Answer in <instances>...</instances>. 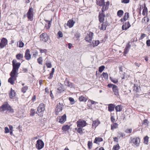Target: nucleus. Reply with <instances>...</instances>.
Masks as SVG:
<instances>
[{"instance_id":"f257e3e1","label":"nucleus","mask_w":150,"mask_h":150,"mask_svg":"<svg viewBox=\"0 0 150 150\" xmlns=\"http://www.w3.org/2000/svg\"><path fill=\"white\" fill-rule=\"evenodd\" d=\"M105 0H97V4L100 6L102 7L101 10L103 12H104L108 8V6L110 4L109 1L106 2L105 4Z\"/></svg>"},{"instance_id":"f03ea898","label":"nucleus","mask_w":150,"mask_h":150,"mask_svg":"<svg viewBox=\"0 0 150 150\" xmlns=\"http://www.w3.org/2000/svg\"><path fill=\"white\" fill-rule=\"evenodd\" d=\"M140 142V139L139 137H131L130 138L129 143L132 144L137 147L139 146Z\"/></svg>"},{"instance_id":"7ed1b4c3","label":"nucleus","mask_w":150,"mask_h":150,"mask_svg":"<svg viewBox=\"0 0 150 150\" xmlns=\"http://www.w3.org/2000/svg\"><path fill=\"white\" fill-rule=\"evenodd\" d=\"M45 110V106L43 103H41L40 104L37 108V110L36 113L40 117L43 116L44 111Z\"/></svg>"},{"instance_id":"20e7f679","label":"nucleus","mask_w":150,"mask_h":150,"mask_svg":"<svg viewBox=\"0 0 150 150\" xmlns=\"http://www.w3.org/2000/svg\"><path fill=\"white\" fill-rule=\"evenodd\" d=\"M17 61L13 59L12 61V65L13 69L11 72L16 73L21 65V63L19 62L16 63Z\"/></svg>"},{"instance_id":"39448f33","label":"nucleus","mask_w":150,"mask_h":150,"mask_svg":"<svg viewBox=\"0 0 150 150\" xmlns=\"http://www.w3.org/2000/svg\"><path fill=\"white\" fill-rule=\"evenodd\" d=\"M9 110L10 112H13V110L8 104H4L0 108V111H5Z\"/></svg>"},{"instance_id":"423d86ee","label":"nucleus","mask_w":150,"mask_h":150,"mask_svg":"<svg viewBox=\"0 0 150 150\" xmlns=\"http://www.w3.org/2000/svg\"><path fill=\"white\" fill-rule=\"evenodd\" d=\"M34 10L32 7H30L29 8L27 13V16L28 19L31 21L33 19Z\"/></svg>"},{"instance_id":"0eeeda50","label":"nucleus","mask_w":150,"mask_h":150,"mask_svg":"<svg viewBox=\"0 0 150 150\" xmlns=\"http://www.w3.org/2000/svg\"><path fill=\"white\" fill-rule=\"evenodd\" d=\"M64 106L63 104L59 103H57L55 109V114L56 115H58L59 113L61 112L63 109L62 107Z\"/></svg>"},{"instance_id":"6e6552de","label":"nucleus","mask_w":150,"mask_h":150,"mask_svg":"<svg viewBox=\"0 0 150 150\" xmlns=\"http://www.w3.org/2000/svg\"><path fill=\"white\" fill-rule=\"evenodd\" d=\"M40 38L41 41L43 42H45L48 40L49 37L46 33H45L41 34L40 35Z\"/></svg>"},{"instance_id":"1a4fd4ad","label":"nucleus","mask_w":150,"mask_h":150,"mask_svg":"<svg viewBox=\"0 0 150 150\" xmlns=\"http://www.w3.org/2000/svg\"><path fill=\"white\" fill-rule=\"evenodd\" d=\"M44 145V143L41 139H38L36 144V148L40 150L43 147Z\"/></svg>"},{"instance_id":"9d476101","label":"nucleus","mask_w":150,"mask_h":150,"mask_svg":"<svg viewBox=\"0 0 150 150\" xmlns=\"http://www.w3.org/2000/svg\"><path fill=\"white\" fill-rule=\"evenodd\" d=\"M93 33L91 32H88L85 38V40L87 41L91 42L93 38Z\"/></svg>"},{"instance_id":"9b49d317","label":"nucleus","mask_w":150,"mask_h":150,"mask_svg":"<svg viewBox=\"0 0 150 150\" xmlns=\"http://www.w3.org/2000/svg\"><path fill=\"white\" fill-rule=\"evenodd\" d=\"M102 23L100 25L99 23V28L100 30H105L106 27L108 25V23L107 21L102 22Z\"/></svg>"},{"instance_id":"f8f14e48","label":"nucleus","mask_w":150,"mask_h":150,"mask_svg":"<svg viewBox=\"0 0 150 150\" xmlns=\"http://www.w3.org/2000/svg\"><path fill=\"white\" fill-rule=\"evenodd\" d=\"M76 123L78 127L82 128L85 126L87 124V123L85 121L81 119L79 120L76 122Z\"/></svg>"},{"instance_id":"ddd939ff","label":"nucleus","mask_w":150,"mask_h":150,"mask_svg":"<svg viewBox=\"0 0 150 150\" xmlns=\"http://www.w3.org/2000/svg\"><path fill=\"white\" fill-rule=\"evenodd\" d=\"M8 41L6 38H3L1 40L0 43V48L2 49L7 45Z\"/></svg>"},{"instance_id":"4468645a","label":"nucleus","mask_w":150,"mask_h":150,"mask_svg":"<svg viewBox=\"0 0 150 150\" xmlns=\"http://www.w3.org/2000/svg\"><path fill=\"white\" fill-rule=\"evenodd\" d=\"M105 17V14L102 11V12H100L99 13L98 16L99 21L100 23L103 22Z\"/></svg>"},{"instance_id":"2eb2a0df","label":"nucleus","mask_w":150,"mask_h":150,"mask_svg":"<svg viewBox=\"0 0 150 150\" xmlns=\"http://www.w3.org/2000/svg\"><path fill=\"white\" fill-rule=\"evenodd\" d=\"M25 58L28 60H29L31 58V55L30 54V50L29 49L26 50L24 56Z\"/></svg>"},{"instance_id":"dca6fc26","label":"nucleus","mask_w":150,"mask_h":150,"mask_svg":"<svg viewBox=\"0 0 150 150\" xmlns=\"http://www.w3.org/2000/svg\"><path fill=\"white\" fill-rule=\"evenodd\" d=\"M59 122L61 124H63L66 120L67 116L65 114L63 116L59 117Z\"/></svg>"},{"instance_id":"f3484780","label":"nucleus","mask_w":150,"mask_h":150,"mask_svg":"<svg viewBox=\"0 0 150 150\" xmlns=\"http://www.w3.org/2000/svg\"><path fill=\"white\" fill-rule=\"evenodd\" d=\"M16 93L14 90H13L12 88L11 89V91L9 93V96L11 99H14L16 95Z\"/></svg>"},{"instance_id":"a211bd4d","label":"nucleus","mask_w":150,"mask_h":150,"mask_svg":"<svg viewBox=\"0 0 150 150\" xmlns=\"http://www.w3.org/2000/svg\"><path fill=\"white\" fill-rule=\"evenodd\" d=\"M131 26L129 22L125 23L122 26V29L123 30H127Z\"/></svg>"},{"instance_id":"6ab92c4d","label":"nucleus","mask_w":150,"mask_h":150,"mask_svg":"<svg viewBox=\"0 0 150 150\" xmlns=\"http://www.w3.org/2000/svg\"><path fill=\"white\" fill-rule=\"evenodd\" d=\"M112 90L115 95L117 96H119L118 89L116 85L114 86V87H113Z\"/></svg>"},{"instance_id":"aec40b11","label":"nucleus","mask_w":150,"mask_h":150,"mask_svg":"<svg viewBox=\"0 0 150 150\" xmlns=\"http://www.w3.org/2000/svg\"><path fill=\"white\" fill-rule=\"evenodd\" d=\"M64 83L65 85L69 87L72 88L74 87V85H73L71 83H70L68 80L67 78L64 81Z\"/></svg>"},{"instance_id":"412c9836","label":"nucleus","mask_w":150,"mask_h":150,"mask_svg":"<svg viewBox=\"0 0 150 150\" xmlns=\"http://www.w3.org/2000/svg\"><path fill=\"white\" fill-rule=\"evenodd\" d=\"M75 23L72 20H70L68 21L67 23V25L69 27V28H72L74 25Z\"/></svg>"},{"instance_id":"4be33fe9","label":"nucleus","mask_w":150,"mask_h":150,"mask_svg":"<svg viewBox=\"0 0 150 150\" xmlns=\"http://www.w3.org/2000/svg\"><path fill=\"white\" fill-rule=\"evenodd\" d=\"M108 110L110 112L114 110L115 109V105L112 104H110L108 105Z\"/></svg>"},{"instance_id":"5701e85b","label":"nucleus","mask_w":150,"mask_h":150,"mask_svg":"<svg viewBox=\"0 0 150 150\" xmlns=\"http://www.w3.org/2000/svg\"><path fill=\"white\" fill-rule=\"evenodd\" d=\"M100 123V122L99 120L98 119H97L93 121L92 126L93 127H94L95 128H96Z\"/></svg>"},{"instance_id":"b1692460","label":"nucleus","mask_w":150,"mask_h":150,"mask_svg":"<svg viewBox=\"0 0 150 150\" xmlns=\"http://www.w3.org/2000/svg\"><path fill=\"white\" fill-rule=\"evenodd\" d=\"M16 73L11 71L10 74L11 77L9 78H11L13 79V80L15 81L16 79Z\"/></svg>"},{"instance_id":"393cba45","label":"nucleus","mask_w":150,"mask_h":150,"mask_svg":"<svg viewBox=\"0 0 150 150\" xmlns=\"http://www.w3.org/2000/svg\"><path fill=\"white\" fill-rule=\"evenodd\" d=\"M70 126L67 125L63 126L62 127V129L63 130V132H66L70 129Z\"/></svg>"},{"instance_id":"a878e982","label":"nucleus","mask_w":150,"mask_h":150,"mask_svg":"<svg viewBox=\"0 0 150 150\" xmlns=\"http://www.w3.org/2000/svg\"><path fill=\"white\" fill-rule=\"evenodd\" d=\"M103 141L102 138L101 137H96L94 141V143L97 144L98 142H101Z\"/></svg>"},{"instance_id":"bb28decb","label":"nucleus","mask_w":150,"mask_h":150,"mask_svg":"<svg viewBox=\"0 0 150 150\" xmlns=\"http://www.w3.org/2000/svg\"><path fill=\"white\" fill-rule=\"evenodd\" d=\"M16 57L17 59L20 60L23 57V55L22 54H18L16 55Z\"/></svg>"},{"instance_id":"cd10ccee","label":"nucleus","mask_w":150,"mask_h":150,"mask_svg":"<svg viewBox=\"0 0 150 150\" xmlns=\"http://www.w3.org/2000/svg\"><path fill=\"white\" fill-rule=\"evenodd\" d=\"M79 100L80 101L86 102L87 99L83 96H80L79 98Z\"/></svg>"},{"instance_id":"c85d7f7f","label":"nucleus","mask_w":150,"mask_h":150,"mask_svg":"<svg viewBox=\"0 0 150 150\" xmlns=\"http://www.w3.org/2000/svg\"><path fill=\"white\" fill-rule=\"evenodd\" d=\"M118 125L116 123H113V125H111V129H115L117 128Z\"/></svg>"},{"instance_id":"c756f323","label":"nucleus","mask_w":150,"mask_h":150,"mask_svg":"<svg viewBox=\"0 0 150 150\" xmlns=\"http://www.w3.org/2000/svg\"><path fill=\"white\" fill-rule=\"evenodd\" d=\"M115 109L117 112L120 111L122 110V108L121 105H118L115 107Z\"/></svg>"},{"instance_id":"7c9ffc66","label":"nucleus","mask_w":150,"mask_h":150,"mask_svg":"<svg viewBox=\"0 0 150 150\" xmlns=\"http://www.w3.org/2000/svg\"><path fill=\"white\" fill-rule=\"evenodd\" d=\"M81 127H78V129L76 128L75 129L77 130V132L78 133L81 134L83 133V129Z\"/></svg>"},{"instance_id":"2f4dec72","label":"nucleus","mask_w":150,"mask_h":150,"mask_svg":"<svg viewBox=\"0 0 150 150\" xmlns=\"http://www.w3.org/2000/svg\"><path fill=\"white\" fill-rule=\"evenodd\" d=\"M99 40H93L92 42V44L93 47L97 46L99 44Z\"/></svg>"},{"instance_id":"473e14b6","label":"nucleus","mask_w":150,"mask_h":150,"mask_svg":"<svg viewBox=\"0 0 150 150\" xmlns=\"http://www.w3.org/2000/svg\"><path fill=\"white\" fill-rule=\"evenodd\" d=\"M45 21L47 22L48 23V24L47 26V25H46L45 26V27H46L47 29H48L50 28L51 26V23H52V20L50 21L48 20H46Z\"/></svg>"},{"instance_id":"72a5a7b5","label":"nucleus","mask_w":150,"mask_h":150,"mask_svg":"<svg viewBox=\"0 0 150 150\" xmlns=\"http://www.w3.org/2000/svg\"><path fill=\"white\" fill-rule=\"evenodd\" d=\"M123 13V11L122 10H119L117 12V15L120 17H121Z\"/></svg>"},{"instance_id":"f704fd0d","label":"nucleus","mask_w":150,"mask_h":150,"mask_svg":"<svg viewBox=\"0 0 150 150\" xmlns=\"http://www.w3.org/2000/svg\"><path fill=\"white\" fill-rule=\"evenodd\" d=\"M129 17V14L128 13H126L123 19L124 21H126L127 20Z\"/></svg>"},{"instance_id":"c9c22d12","label":"nucleus","mask_w":150,"mask_h":150,"mask_svg":"<svg viewBox=\"0 0 150 150\" xmlns=\"http://www.w3.org/2000/svg\"><path fill=\"white\" fill-rule=\"evenodd\" d=\"M149 138L147 136H145L144 138V143L145 144H148Z\"/></svg>"},{"instance_id":"e433bc0d","label":"nucleus","mask_w":150,"mask_h":150,"mask_svg":"<svg viewBox=\"0 0 150 150\" xmlns=\"http://www.w3.org/2000/svg\"><path fill=\"white\" fill-rule=\"evenodd\" d=\"M28 89V87L27 86H25L23 87L21 89V91L23 93L26 92L27 90Z\"/></svg>"},{"instance_id":"4c0bfd02","label":"nucleus","mask_w":150,"mask_h":150,"mask_svg":"<svg viewBox=\"0 0 150 150\" xmlns=\"http://www.w3.org/2000/svg\"><path fill=\"white\" fill-rule=\"evenodd\" d=\"M120 149V146L118 144L114 146L113 149L114 150H119Z\"/></svg>"},{"instance_id":"58836bf2","label":"nucleus","mask_w":150,"mask_h":150,"mask_svg":"<svg viewBox=\"0 0 150 150\" xmlns=\"http://www.w3.org/2000/svg\"><path fill=\"white\" fill-rule=\"evenodd\" d=\"M105 68V67L104 66L102 65L100 66L98 69V71L100 72H102L104 70V69Z\"/></svg>"},{"instance_id":"ea45409f","label":"nucleus","mask_w":150,"mask_h":150,"mask_svg":"<svg viewBox=\"0 0 150 150\" xmlns=\"http://www.w3.org/2000/svg\"><path fill=\"white\" fill-rule=\"evenodd\" d=\"M38 63L40 64H42V57H39L37 59Z\"/></svg>"},{"instance_id":"a19ab883","label":"nucleus","mask_w":150,"mask_h":150,"mask_svg":"<svg viewBox=\"0 0 150 150\" xmlns=\"http://www.w3.org/2000/svg\"><path fill=\"white\" fill-rule=\"evenodd\" d=\"M35 110L33 109H32L30 110V115L31 116H33L35 113Z\"/></svg>"},{"instance_id":"79ce46f5","label":"nucleus","mask_w":150,"mask_h":150,"mask_svg":"<svg viewBox=\"0 0 150 150\" xmlns=\"http://www.w3.org/2000/svg\"><path fill=\"white\" fill-rule=\"evenodd\" d=\"M103 77L105 79H108V74L107 73L103 72L102 74Z\"/></svg>"},{"instance_id":"37998d69","label":"nucleus","mask_w":150,"mask_h":150,"mask_svg":"<svg viewBox=\"0 0 150 150\" xmlns=\"http://www.w3.org/2000/svg\"><path fill=\"white\" fill-rule=\"evenodd\" d=\"M39 49L40 50V52L41 53H44L45 54H46L47 52V50L46 49Z\"/></svg>"},{"instance_id":"c03bdc74","label":"nucleus","mask_w":150,"mask_h":150,"mask_svg":"<svg viewBox=\"0 0 150 150\" xmlns=\"http://www.w3.org/2000/svg\"><path fill=\"white\" fill-rule=\"evenodd\" d=\"M92 143L91 141H89L88 142V145L89 149H91L92 147Z\"/></svg>"},{"instance_id":"a18cd8bd","label":"nucleus","mask_w":150,"mask_h":150,"mask_svg":"<svg viewBox=\"0 0 150 150\" xmlns=\"http://www.w3.org/2000/svg\"><path fill=\"white\" fill-rule=\"evenodd\" d=\"M33 56L35 57H36L38 55V52L37 50H35L33 52Z\"/></svg>"},{"instance_id":"49530a36","label":"nucleus","mask_w":150,"mask_h":150,"mask_svg":"<svg viewBox=\"0 0 150 150\" xmlns=\"http://www.w3.org/2000/svg\"><path fill=\"white\" fill-rule=\"evenodd\" d=\"M15 81L14 80H13V79L11 78H9L8 80V82L10 83L12 85L14 84Z\"/></svg>"},{"instance_id":"de8ad7c7","label":"nucleus","mask_w":150,"mask_h":150,"mask_svg":"<svg viewBox=\"0 0 150 150\" xmlns=\"http://www.w3.org/2000/svg\"><path fill=\"white\" fill-rule=\"evenodd\" d=\"M46 65L48 68H51L52 67V64L50 62H47Z\"/></svg>"},{"instance_id":"09e8293b","label":"nucleus","mask_w":150,"mask_h":150,"mask_svg":"<svg viewBox=\"0 0 150 150\" xmlns=\"http://www.w3.org/2000/svg\"><path fill=\"white\" fill-rule=\"evenodd\" d=\"M24 43L21 41H19V47H22L24 46Z\"/></svg>"},{"instance_id":"8fccbe9b","label":"nucleus","mask_w":150,"mask_h":150,"mask_svg":"<svg viewBox=\"0 0 150 150\" xmlns=\"http://www.w3.org/2000/svg\"><path fill=\"white\" fill-rule=\"evenodd\" d=\"M111 79V81L115 83H117L118 82V79H116L112 78Z\"/></svg>"},{"instance_id":"3c124183","label":"nucleus","mask_w":150,"mask_h":150,"mask_svg":"<svg viewBox=\"0 0 150 150\" xmlns=\"http://www.w3.org/2000/svg\"><path fill=\"white\" fill-rule=\"evenodd\" d=\"M58 35L59 36V38H62L63 36V34L62 32L59 31L58 33Z\"/></svg>"},{"instance_id":"603ef678","label":"nucleus","mask_w":150,"mask_h":150,"mask_svg":"<svg viewBox=\"0 0 150 150\" xmlns=\"http://www.w3.org/2000/svg\"><path fill=\"white\" fill-rule=\"evenodd\" d=\"M132 131V129H127L126 130L125 132L126 133H131Z\"/></svg>"},{"instance_id":"864d4df0","label":"nucleus","mask_w":150,"mask_h":150,"mask_svg":"<svg viewBox=\"0 0 150 150\" xmlns=\"http://www.w3.org/2000/svg\"><path fill=\"white\" fill-rule=\"evenodd\" d=\"M139 87L137 86H134L133 88V91L137 92L138 91Z\"/></svg>"},{"instance_id":"5fc2aeb1","label":"nucleus","mask_w":150,"mask_h":150,"mask_svg":"<svg viewBox=\"0 0 150 150\" xmlns=\"http://www.w3.org/2000/svg\"><path fill=\"white\" fill-rule=\"evenodd\" d=\"M129 0H122L121 2L122 3L127 4L129 3Z\"/></svg>"},{"instance_id":"6e6d98bb","label":"nucleus","mask_w":150,"mask_h":150,"mask_svg":"<svg viewBox=\"0 0 150 150\" xmlns=\"http://www.w3.org/2000/svg\"><path fill=\"white\" fill-rule=\"evenodd\" d=\"M9 132V129L8 128L6 127L5 128V132L6 133H8Z\"/></svg>"},{"instance_id":"4d7b16f0","label":"nucleus","mask_w":150,"mask_h":150,"mask_svg":"<svg viewBox=\"0 0 150 150\" xmlns=\"http://www.w3.org/2000/svg\"><path fill=\"white\" fill-rule=\"evenodd\" d=\"M146 37V34H142L140 38V39H142Z\"/></svg>"},{"instance_id":"13d9d810","label":"nucleus","mask_w":150,"mask_h":150,"mask_svg":"<svg viewBox=\"0 0 150 150\" xmlns=\"http://www.w3.org/2000/svg\"><path fill=\"white\" fill-rule=\"evenodd\" d=\"M57 89L58 91H59V93H61L64 91L63 88H62V87H61L60 88H58Z\"/></svg>"},{"instance_id":"bf43d9fd","label":"nucleus","mask_w":150,"mask_h":150,"mask_svg":"<svg viewBox=\"0 0 150 150\" xmlns=\"http://www.w3.org/2000/svg\"><path fill=\"white\" fill-rule=\"evenodd\" d=\"M110 119L112 122L114 123L115 122V119L113 116H112L111 117Z\"/></svg>"},{"instance_id":"052dcab7","label":"nucleus","mask_w":150,"mask_h":150,"mask_svg":"<svg viewBox=\"0 0 150 150\" xmlns=\"http://www.w3.org/2000/svg\"><path fill=\"white\" fill-rule=\"evenodd\" d=\"M42 80H39L38 83H37V85L38 86V84H39L40 85V87L41 86V84L42 83Z\"/></svg>"},{"instance_id":"680f3d73","label":"nucleus","mask_w":150,"mask_h":150,"mask_svg":"<svg viewBox=\"0 0 150 150\" xmlns=\"http://www.w3.org/2000/svg\"><path fill=\"white\" fill-rule=\"evenodd\" d=\"M114 86H115V85L112 84H109L108 85V86L109 88H112V89H113V87H114Z\"/></svg>"},{"instance_id":"e2e57ef3","label":"nucleus","mask_w":150,"mask_h":150,"mask_svg":"<svg viewBox=\"0 0 150 150\" xmlns=\"http://www.w3.org/2000/svg\"><path fill=\"white\" fill-rule=\"evenodd\" d=\"M146 44L148 46H150V40H148L146 41Z\"/></svg>"},{"instance_id":"0e129e2a","label":"nucleus","mask_w":150,"mask_h":150,"mask_svg":"<svg viewBox=\"0 0 150 150\" xmlns=\"http://www.w3.org/2000/svg\"><path fill=\"white\" fill-rule=\"evenodd\" d=\"M75 36L76 38H79L80 36V34L79 33H76L75 35Z\"/></svg>"},{"instance_id":"69168bd1","label":"nucleus","mask_w":150,"mask_h":150,"mask_svg":"<svg viewBox=\"0 0 150 150\" xmlns=\"http://www.w3.org/2000/svg\"><path fill=\"white\" fill-rule=\"evenodd\" d=\"M129 50L127 49V48H125V49L124 51V53L125 54H127L128 52L129 51Z\"/></svg>"},{"instance_id":"338daca9","label":"nucleus","mask_w":150,"mask_h":150,"mask_svg":"<svg viewBox=\"0 0 150 150\" xmlns=\"http://www.w3.org/2000/svg\"><path fill=\"white\" fill-rule=\"evenodd\" d=\"M69 100L71 102H73L74 101V100L72 98L69 97Z\"/></svg>"},{"instance_id":"774afa93","label":"nucleus","mask_w":150,"mask_h":150,"mask_svg":"<svg viewBox=\"0 0 150 150\" xmlns=\"http://www.w3.org/2000/svg\"><path fill=\"white\" fill-rule=\"evenodd\" d=\"M130 46L131 45L129 44H128L126 45L125 48H127V49L129 50Z\"/></svg>"}]
</instances>
